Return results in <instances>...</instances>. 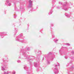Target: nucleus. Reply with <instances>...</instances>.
Returning a JSON list of instances; mask_svg holds the SVG:
<instances>
[{"instance_id":"obj_1","label":"nucleus","mask_w":74,"mask_h":74,"mask_svg":"<svg viewBox=\"0 0 74 74\" xmlns=\"http://www.w3.org/2000/svg\"><path fill=\"white\" fill-rule=\"evenodd\" d=\"M29 2L30 3V4H32V1H29Z\"/></svg>"}]
</instances>
